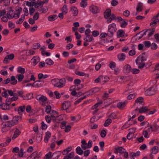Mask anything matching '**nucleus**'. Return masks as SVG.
<instances>
[{
    "mask_svg": "<svg viewBox=\"0 0 159 159\" xmlns=\"http://www.w3.org/2000/svg\"><path fill=\"white\" fill-rule=\"evenodd\" d=\"M52 83L55 87L62 88L66 85V79L63 78L59 79H54L51 80Z\"/></svg>",
    "mask_w": 159,
    "mask_h": 159,
    "instance_id": "1",
    "label": "nucleus"
},
{
    "mask_svg": "<svg viewBox=\"0 0 159 159\" xmlns=\"http://www.w3.org/2000/svg\"><path fill=\"white\" fill-rule=\"evenodd\" d=\"M116 30V25L115 23H113L109 25L108 27V34L109 36L112 37Z\"/></svg>",
    "mask_w": 159,
    "mask_h": 159,
    "instance_id": "2",
    "label": "nucleus"
},
{
    "mask_svg": "<svg viewBox=\"0 0 159 159\" xmlns=\"http://www.w3.org/2000/svg\"><path fill=\"white\" fill-rule=\"evenodd\" d=\"M81 143H82L81 147L83 150H85L87 148H90L92 146L93 142L91 140H89L87 143L85 140L83 139Z\"/></svg>",
    "mask_w": 159,
    "mask_h": 159,
    "instance_id": "3",
    "label": "nucleus"
},
{
    "mask_svg": "<svg viewBox=\"0 0 159 159\" xmlns=\"http://www.w3.org/2000/svg\"><path fill=\"white\" fill-rule=\"evenodd\" d=\"M41 155L42 154L41 152L35 151L33 152L29 157V158H30V159H39Z\"/></svg>",
    "mask_w": 159,
    "mask_h": 159,
    "instance_id": "4",
    "label": "nucleus"
},
{
    "mask_svg": "<svg viewBox=\"0 0 159 159\" xmlns=\"http://www.w3.org/2000/svg\"><path fill=\"white\" fill-rule=\"evenodd\" d=\"M109 79V78L107 77H105L103 78L102 76L101 75L94 80V82L98 83L100 81H102L103 84H104L108 81Z\"/></svg>",
    "mask_w": 159,
    "mask_h": 159,
    "instance_id": "5",
    "label": "nucleus"
},
{
    "mask_svg": "<svg viewBox=\"0 0 159 159\" xmlns=\"http://www.w3.org/2000/svg\"><path fill=\"white\" fill-rule=\"evenodd\" d=\"M50 115V116L52 118V120H53L55 122H58L57 120L58 117V113L57 111L54 110H52L51 111Z\"/></svg>",
    "mask_w": 159,
    "mask_h": 159,
    "instance_id": "6",
    "label": "nucleus"
},
{
    "mask_svg": "<svg viewBox=\"0 0 159 159\" xmlns=\"http://www.w3.org/2000/svg\"><path fill=\"white\" fill-rule=\"evenodd\" d=\"M71 104L69 101H65L62 104V107L60 109L62 111L65 109H67L70 107Z\"/></svg>",
    "mask_w": 159,
    "mask_h": 159,
    "instance_id": "7",
    "label": "nucleus"
},
{
    "mask_svg": "<svg viewBox=\"0 0 159 159\" xmlns=\"http://www.w3.org/2000/svg\"><path fill=\"white\" fill-rule=\"evenodd\" d=\"M158 17L159 15L157 14L156 16H154L152 19V22L150 24V25L151 26H155L159 22V19L157 18Z\"/></svg>",
    "mask_w": 159,
    "mask_h": 159,
    "instance_id": "8",
    "label": "nucleus"
},
{
    "mask_svg": "<svg viewBox=\"0 0 159 159\" xmlns=\"http://www.w3.org/2000/svg\"><path fill=\"white\" fill-rule=\"evenodd\" d=\"M147 56L144 53H142L135 60V61L143 62L147 60Z\"/></svg>",
    "mask_w": 159,
    "mask_h": 159,
    "instance_id": "9",
    "label": "nucleus"
},
{
    "mask_svg": "<svg viewBox=\"0 0 159 159\" xmlns=\"http://www.w3.org/2000/svg\"><path fill=\"white\" fill-rule=\"evenodd\" d=\"M15 56L14 54H11L9 55H7L3 60V62L7 64L8 63V59L10 60H12L14 57Z\"/></svg>",
    "mask_w": 159,
    "mask_h": 159,
    "instance_id": "10",
    "label": "nucleus"
},
{
    "mask_svg": "<svg viewBox=\"0 0 159 159\" xmlns=\"http://www.w3.org/2000/svg\"><path fill=\"white\" fill-rule=\"evenodd\" d=\"M89 9L91 12L94 14H96L99 12L98 7L93 5H91Z\"/></svg>",
    "mask_w": 159,
    "mask_h": 159,
    "instance_id": "11",
    "label": "nucleus"
},
{
    "mask_svg": "<svg viewBox=\"0 0 159 159\" xmlns=\"http://www.w3.org/2000/svg\"><path fill=\"white\" fill-rule=\"evenodd\" d=\"M17 153H18L17 154H15L14 155L13 157L12 158V159H16V157H23V149L22 148H21Z\"/></svg>",
    "mask_w": 159,
    "mask_h": 159,
    "instance_id": "12",
    "label": "nucleus"
},
{
    "mask_svg": "<svg viewBox=\"0 0 159 159\" xmlns=\"http://www.w3.org/2000/svg\"><path fill=\"white\" fill-rule=\"evenodd\" d=\"M131 66L129 64L125 65L123 68V71L125 73H128L131 72Z\"/></svg>",
    "mask_w": 159,
    "mask_h": 159,
    "instance_id": "13",
    "label": "nucleus"
},
{
    "mask_svg": "<svg viewBox=\"0 0 159 159\" xmlns=\"http://www.w3.org/2000/svg\"><path fill=\"white\" fill-rule=\"evenodd\" d=\"M125 149L122 147L116 148L114 151V153L117 154L118 152L120 153H123L125 152Z\"/></svg>",
    "mask_w": 159,
    "mask_h": 159,
    "instance_id": "14",
    "label": "nucleus"
},
{
    "mask_svg": "<svg viewBox=\"0 0 159 159\" xmlns=\"http://www.w3.org/2000/svg\"><path fill=\"white\" fill-rule=\"evenodd\" d=\"M51 134L49 131H48L45 133V136L44 138V140L45 143H47L49 139L51 137Z\"/></svg>",
    "mask_w": 159,
    "mask_h": 159,
    "instance_id": "15",
    "label": "nucleus"
},
{
    "mask_svg": "<svg viewBox=\"0 0 159 159\" xmlns=\"http://www.w3.org/2000/svg\"><path fill=\"white\" fill-rule=\"evenodd\" d=\"M127 103V102H120L118 103L117 107L120 109H123L125 107L126 104Z\"/></svg>",
    "mask_w": 159,
    "mask_h": 159,
    "instance_id": "16",
    "label": "nucleus"
},
{
    "mask_svg": "<svg viewBox=\"0 0 159 159\" xmlns=\"http://www.w3.org/2000/svg\"><path fill=\"white\" fill-rule=\"evenodd\" d=\"M21 132L18 129H16L14 132V134L12 138V140L15 139L20 134Z\"/></svg>",
    "mask_w": 159,
    "mask_h": 159,
    "instance_id": "17",
    "label": "nucleus"
},
{
    "mask_svg": "<svg viewBox=\"0 0 159 159\" xmlns=\"http://www.w3.org/2000/svg\"><path fill=\"white\" fill-rule=\"evenodd\" d=\"M139 104H142V105L143 104V98L142 97H139L136 100H135V103L134 104V105H137L138 103Z\"/></svg>",
    "mask_w": 159,
    "mask_h": 159,
    "instance_id": "18",
    "label": "nucleus"
},
{
    "mask_svg": "<svg viewBox=\"0 0 159 159\" xmlns=\"http://www.w3.org/2000/svg\"><path fill=\"white\" fill-rule=\"evenodd\" d=\"M70 11L72 12L73 15L76 16L78 14V11L77 8L75 7H72L70 8Z\"/></svg>",
    "mask_w": 159,
    "mask_h": 159,
    "instance_id": "19",
    "label": "nucleus"
},
{
    "mask_svg": "<svg viewBox=\"0 0 159 159\" xmlns=\"http://www.w3.org/2000/svg\"><path fill=\"white\" fill-rule=\"evenodd\" d=\"M21 117L20 116H16L14 117L12 120L15 125L17 124L19 121H20Z\"/></svg>",
    "mask_w": 159,
    "mask_h": 159,
    "instance_id": "20",
    "label": "nucleus"
},
{
    "mask_svg": "<svg viewBox=\"0 0 159 159\" xmlns=\"http://www.w3.org/2000/svg\"><path fill=\"white\" fill-rule=\"evenodd\" d=\"M104 16L105 18H108L111 15V10L110 9H107L104 12Z\"/></svg>",
    "mask_w": 159,
    "mask_h": 159,
    "instance_id": "21",
    "label": "nucleus"
},
{
    "mask_svg": "<svg viewBox=\"0 0 159 159\" xmlns=\"http://www.w3.org/2000/svg\"><path fill=\"white\" fill-rule=\"evenodd\" d=\"M153 89V88L148 89L146 91V93L147 95L149 96L154 95L155 93V92L154 91Z\"/></svg>",
    "mask_w": 159,
    "mask_h": 159,
    "instance_id": "22",
    "label": "nucleus"
},
{
    "mask_svg": "<svg viewBox=\"0 0 159 159\" xmlns=\"http://www.w3.org/2000/svg\"><path fill=\"white\" fill-rule=\"evenodd\" d=\"M10 83L12 85H15L17 83V81L14 76H11L10 78Z\"/></svg>",
    "mask_w": 159,
    "mask_h": 159,
    "instance_id": "23",
    "label": "nucleus"
},
{
    "mask_svg": "<svg viewBox=\"0 0 159 159\" xmlns=\"http://www.w3.org/2000/svg\"><path fill=\"white\" fill-rule=\"evenodd\" d=\"M25 108V106H21L20 107L17 109V111L20 115H22V112L24 111Z\"/></svg>",
    "mask_w": 159,
    "mask_h": 159,
    "instance_id": "24",
    "label": "nucleus"
},
{
    "mask_svg": "<svg viewBox=\"0 0 159 159\" xmlns=\"http://www.w3.org/2000/svg\"><path fill=\"white\" fill-rule=\"evenodd\" d=\"M15 125V123L12 120L11 121H8L5 122L4 126L7 127H10L11 126Z\"/></svg>",
    "mask_w": 159,
    "mask_h": 159,
    "instance_id": "25",
    "label": "nucleus"
},
{
    "mask_svg": "<svg viewBox=\"0 0 159 159\" xmlns=\"http://www.w3.org/2000/svg\"><path fill=\"white\" fill-rule=\"evenodd\" d=\"M143 4L140 2H139L137 5L136 11L137 12H141L143 9Z\"/></svg>",
    "mask_w": 159,
    "mask_h": 159,
    "instance_id": "26",
    "label": "nucleus"
},
{
    "mask_svg": "<svg viewBox=\"0 0 159 159\" xmlns=\"http://www.w3.org/2000/svg\"><path fill=\"white\" fill-rule=\"evenodd\" d=\"M125 34V32L123 30H119L117 33V37L120 38L124 36Z\"/></svg>",
    "mask_w": 159,
    "mask_h": 159,
    "instance_id": "27",
    "label": "nucleus"
},
{
    "mask_svg": "<svg viewBox=\"0 0 159 159\" xmlns=\"http://www.w3.org/2000/svg\"><path fill=\"white\" fill-rule=\"evenodd\" d=\"M117 57L120 61H122L125 59V55L124 53H122L119 54L117 56Z\"/></svg>",
    "mask_w": 159,
    "mask_h": 159,
    "instance_id": "28",
    "label": "nucleus"
},
{
    "mask_svg": "<svg viewBox=\"0 0 159 159\" xmlns=\"http://www.w3.org/2000/svg\"><path fill=\"white\" fill-rule=\"evenodd\" d=\"M100 91L99 88H95L90 90L89 91L86 92L85 93H91L93 94L95 93Z\"/></svg>",
    "mask_w": 159,
    "mask_h": 159,
    "instance_id": "29",
    "label": "nucleus"
},
{
    "mask_svg": "<svg viewBox=\"0 0 159 159\" xmlns=\"http://www.w3.org/2000/svg\"><path fill=\"white\" fill-rule=\"evenodd\" d=\"M25 52V54L27 56H30L34 54L35 52L32 50H26L24 51Z\"/></svg>",
    "mask_w": 159,
    "mask_h": 159,
    "instance_id": "30",
    "label": "nucleus"
},
{
    "mask_svg": "<svg viewBox=\"0 0 159 159\" xmlns=\"http://www.w3.org/2000/svg\"><path fill=\"white\" fill-rule=\"evenodd\" d=\"M24 75L22 74H19L16 75V78L17 79L19 82L22 81L24 79Z\"/></svg>",
    "mask_w": 159,
    "mask_h": 159,
    "instance_id": "31",
    "label": "nucleus"
},
{
    "mask_svg": "<svg viewBox=\"0 0 159 159\" xmlns=\"http://www.w3.org/2000/svg\"><path fill=\"white\" fill-rule=\"evenodd\" d=\"M136 64L138 65V68L140 69H143L145 66V63L144 62L139 61H135Z\"/></svg>",
    "mask_w": 159,
    "mask_h": 159,
    "instance_id": "32",
    "label": "nucleus"
},
{
    "mask_svg": "<svg viewBox=\"0 0 159 159\" xmlns=\"http://www.w3.org/2000/svg\"><path fill=\"white\" fill-rule=\"evenodd\" d=\"M42 84L40 83L39 81H35L33 84L32 87L38 88L42 86Z\"/></svg>",
    "mask_w": 159,
    "mask_h": 159,
    "instance_id": "33",
    "label": "nucleus"
},
{
    "mask_svg": "<svg viewBox=\"0 0 159 159\" xmlns=\"http://www.w3.org/2000/svg\"><path fill=\"white\" fill-rule=\"evenodd\" d=\"M57 18V16L55 15H51L48 17V20L50 21H53Z\"/></svg>",
    "mask_w": 159,
    "mask_h": 159,
    "instance_id": "34",
    "label": "nucleus"
},
{
    "mask_svg": "<svg viewBox=\"0 0 159 159\" xmlns=\"http://www.w3.org/2000/svg\"><path fill=\"white\" fill-rule=\"evenodd\" d=\"M130 154L131 155V159H134V157L138 156L139 155L140 152L139 151H138L136 153L132 152L130 153Z\"/></svg>",
    "mask_w": 159,
    "mask_h": 159,
    "instance_id": "35",
    "label": "nucleus"
},
{
    "mask_svg": "<svg viewBox=\"0 0 159 159\" xmlns=\"http://www.w3.org/2000/svg\"><path fill=\"white\" fill-rule=\"evenodd\" d=\"M17 71L18 73H20V74H23L25 72V70L24 68L21 66H19L17 68Z\"/></svg>",
    "mask_w": 159,
    "mask_h": 159,
    "instance_id": "36",
    "label": "nucleus"
},
{
    "mask_svg": "<svg viewBox=\"0 0 159 159\" xmlns=\"http://www.w3.org/2000/svg\"><path fill=\"white\" fill-rule=\"evenodd\" d=\"M74 156V153L73 152H71L68 155L64 157L63 159H71L73 158Z\"/></svg>",
    "mask_w": 159,
    "mask_h": 159,
    "instance_id": "37",
    "label": "nucleus"
},
{
    "mask_svg": "<svg viewBox=\"0 0 159 159\" xmlns=\"http://www.w3.org/2000/svg\"><path fill=\"white\" fill-rule=\"evenodd\" d=\"M48 75L47 74H45L43 75L42 73H39L38 74V78L39 80H40L42 79H46L48 78Z\"/></svg>",
    "mask_w": 159,
    "mask_h": 159,
    "instance_id": "38",
    "label": "nucleus"
},
{
    "mask_svg": "<svg viewBox=\"0 0 159 159\" xmlns=\"http://www.w3.org/2000/svg\"><path fill=\"white\" fill-rule=\"evenodd\" d=\"M32 60L34 63L36 64L38 63L40 61V58L38 56L34 57L32 59Z\"/></svg>",
    "mask_w": 159,
    "mask_h": 159,
    "instance_id": "39",
    "label": "nucleus"
},
{
    "mask_svg": "<svg viewBox=\"0 0 159 159\" xmlns=\"http://www.w3.org/2000/svg\"><path fill=\"white\" fill-rule=\"evenodd\" d=\"M0 108L3 110H8L9 109V106L4 103L0 105Z\"/></svg>",
    "mask_w": 159,
    "mask_h": 159,
    "instance_id": "40",
    "label": "nucleus"
},
{
    "mask_svg": "<svg viewBox=\"0 0 159 159\" xmlns=\"http://www.w3.org/2000/svg\"><path fill=\"white\" fill-rule=\"evenodd\" d=\"M76 153L80 155H82L83 153V151L81 149V148L79 146L78 147L76 150Z\"/></svg>",
    "mask_w": 159,
    "mask_h": 159,
    "instance_id": "41",
    "label": "nucleus"
},
{
    "mask_svg": "<svg viewBox=\"0 0 159 159\" xmlns=\"http://www.w3.org/2000/svg\"><path fill=\"white\" fill-rule=\"evenodd\" d=\"M124 19L122 21V22L120 23V26L122 28H125L127 25L128 22L127 20Z\"/></svg>",
    "mask_w": 159,
    "mask_h": 159,
    "instance_id": "42",
    "label": "nucleus"
},
{
    "mask_svg": "<svg viewBox=\"0 0 159 159\" xmlns=\"http://www.w3.org/2000/svg\"><path fill=\"white\" fill-rule=\"evenodd\" d=\"M152 153L153 154H156L158 151V147L155 146L153 147L152 149Z\"/></svg>",
    "mask_w": 159,
    "mask_h": 159,
    "instance_id": "43",
    "label": "nucleus"
},
{
    "mask_svg": "<svg viewBox=\"0 0 159 159\" xmlns=\"http://www.w3.org/2000/svg\"><path fill=\"white\" fill-rule=\"evenodd\" d=\"M13 10H11L9 11L8 12L7 14V16L8 18L9 19H12L15 17V15H13V16H12L11 14V12H13Z\"/></svg>",
    "mask_w": 159,
    "mask_h": 159,
    "instance_id": "44",
    "label": "nucleus"
},
{
    "mask_svg": "<svg viewBox=\"0 0 159 159\" xmlns=\"http://www.w3.org/2000/svg\"><path fill=\"white\" fill-rule=\"evenodd\" d=\"M21 10L22 9L21 8H18V9L16 10V11H18V12L17 13H15L14 14V15L15 16V17H16V19H17L19 17Z\"/></svg>",
    "mask_w": 159,
    "mask_h": 159,
    "instance_id": "45",
    "label": "nucleus"
},
{
    "mask_svg": "<svg viewBox=\"0 0 159 159\" xmlns=\"http://www.w3.org/2000/svg\"><path fill=\"white\" fill-rule=\"evenodd\" d=\"M148 110L147 107H142L139 109V112L140 113L145 112Z\"/></svg>",
    "mask_w": 159,
    "mask_h": 159,
    "instance_id": "46",
    "label": "nucleus"
},
{
    "mask_svg": "<svg viewBox=\"0 0 159 159\" xmlns=\"http://www.w3.org/2000/svg\"><path fill=\"white\" fill-rule=\"evenodd\" d=\"M93 39V38L92 36L89 35L84 39V40H86V42H91Z\"/></svg>",
    "mask_w": 159,
    "mask_h": 159,
    "instance_id": "47",
    "label": "nucleus"
},
{
    "mask_svg": "<svg viewBox=\"0 0 159 159\" xmlns=\"http://www.w3.org/2000/svg\"><path fill=\"white\" fill-rule=\"evenodd\" d=\"M46 64L49 66L52 65L54 63L53 61L49 58L47 59L46 60Z\"/></svg>",
    "mask_w": 159,
    "mask_h": 159,
    "instance_id": "48",
    "label": "nucleus"
},
{
    "mask_svg": "<svg viewBox=\"0 0 159 159\" xmlns=\"http://www.w3.org/2000/svg\"><path fill=\"white\" fill-rule=\"evenodd\" d=\"M62 13L66 14L67 12V8L66 5H64L61 9Z\"/></svg>",
    "mask_w": 159,
    "mask_h": 159,
    "instance_id": "49",
    "label": "nucleus"
},
{
    "mask_svg": "<svg viewBox=\"0 0 159 159\" xmlns=\"http://www.w3.org/2000/svg\"><path fill=\"white\" fill-rule=\"evenodd\" d=\"M131 72L133 74H137L139 73L140 70L138 69L133 68L131 69Z\"/></svg>",
    "mask_w": 159,
    "mask_h": 159,
    "instance_id": "50",
    "label": "nucleus"
},
{
    "mask_svg": "<svg viewBox=\"0 0 159 159\" xmlns=\"http://www.w3.org/2000/svg\"><path fill=\"white\" fill-rule=\"evenodd\" d=\"M102 103V101H100L97 103H96L95 105L92 106V110H94V109H96L97 107H98L99 105H101Z\"/></svg>",
    "mask_w": 159,
    "mask_h": 159,
    "instance_id": "51",
    "label": "nucleus"
},
{
    "mask_svg": "<svg viewBox=\"0 0 159 159\" xmlns=\"http://www.w3.org/2000/svg\"><path fill=\"white\" fill-rule=\"evenodd\" d=\"M134 133V130L132 131H130L127 135V139L129 140L131 139L132 138V136Z\"/></svg>",
    "mask_w": 159,
    "mask_h": 159,
    "instance_id": "52",
    "label": "nucleus"
},
{
    "mask_svg": "<svg viewBox=\"0 0 159 159\" xmlns=\"http://www.w3.org/2000/svg\"><path fill=\"white\" fill-rule=\"evenodd\" d=\"M111 122V119H108L106 120L105 123L104 124V125L105 126H107L110 125Z\"/></svg>",
    "mask_w": 159,
    "mask_h": 159,
    "instance_id": "53",
    "label": "nucleus"
},
{
    "mask_svg": "<svg viewBox=\"0 0 159 159\" xmlns=\"http://www.w3.org/2000/svg\"><path fill=\"white\" fill-rule=\"evenodd\" d=\"M51 107L50 106H47L45 108V112L47 114H49L51 111Z\"/></svg>",
    "mask_w": 159,
    "mask_h": 159,
    "instance_id": "54",
    "label": "nucleus"
},
{
    "mask_svg": "<svg viewBox=\"0 0 159 159\" xmlns=\"http://www.w3.org/2000/svg\"><path fill=\"white\" fill-rule=\"evenodd\" d=\"M148 35L149 37H150L151 36L154 34L155 31V30L154 29H153L151 30H148Z\"/></svg>",
    "mask_w": 159,
    "mask_h": 159,
    "instance_id": "55",
    "label": "nucleus"
},
{
    "mask_svg": "<svg viewBox=\"0 0 159 159\" xmlns=\"http://www.w3.org/2000/svg\"><path fill=\"white\" fill-rule=\"evenodd\" d=\"M38 99L39 100H40L43 102H44L47 101V98L45 96L43 95V96H41L40 97H39V98Z\"/></svg>",
    "mask_w": 159,
    "mask_h": 159,
    "instance_id": "56",
    "label": "nucleus"
},
{
    "mask_svg": "<svg viewBox=\"0 0 159 159\" xmlns=\"http://www.w3.org/2000/svg\"><path fill=\"white\" fill-rule=\"evenodd\" d=\"M86 97V96H84V97H81L80 99H78L77 100H76L74 103L75 105H76L78 104V103H80L81 102V101L84 99V98H85Z\"/></svg>",
    "mask_w": 159,
    "mask_h": 159,
    "instance_id": "57",
    "label": "nucleus"
},
{
    "mask_svg": "<svg viewBox=\"0 0 159 159\" xmlns=\"http://www.w3.org/2000/svg\"><path fill=\"white\" fill-rule=\"evenodd\" d=\"M99 34V32L97 30H94L92 32V35L94 37H97Z\"/></svg>",
    "mask_w": 159,
    "mask_h": 159,
    "instance_id": "58",
    "label": "nucleus"
},
{
    "mask_svg": "<svg viewBox=\"0 0 159 159\" xmlns=\"http://www.w3.org/2000/svg\"><path fill=\"white\" fill-rule=\"evenodd\" d=\"M107 132L105 130H102L100 133V135L102 138H104L106 135Z\"/></svg>",
    "mask_w": 159,
    "mask_h": 159,
    "instance_id": "59",
    "label": "nucleus"
},
{
    "mask_svg": "<svg viewBox=\"0 0 159 159\" xmlns=\"http://www.w3.org/2000/svg\"><path fill=\"white\" fill-rule=\"evenodd\" d=\"M45 120L48 123L51 122V120H52V118L49 116L47 115L45 116Z\"/></svg>",
    "mask_w": 159,
    "mask_h": 159,
    "instance_id": "60",
    "label": "nucleus"
},
{
    "mask_svg": "<svg viewBox=\"0 0 159 159\" xmlns=\"http://www.w3.org/2000/svg\"><path fill=\"white\" fill-rule=\"evenodd\" d=\"M145 46L146 48H149L151 46V43L149 41H145L143 43Z\"/></svg>",
    "mask_w": 159,
    "mask_h": 159,
    "instance_id": "61",
    "label": "nucleus"
},
{
    "mask_svg": "<svg viewBox=\"0 0 159 159\" xmlns=\"http://www.w3.org/2000/svg\"><path fill=\"white\" fill-rule=\"evenodd\" d=\"M151 48L152 49H156L157 48V45L155 43H153L151 45Z\"/></svg>",
    "mask_w": 159,
    "mask_h": 159,
    "instance_id": "62",
    "label": "nucleus"
},
{
    "mask_svg": "<svg viewBox=\"0 0 159 159\" xmlns=\"http://www.w3.org/2000/svg\"><path fill=\"white\" fill-rule=\"evenodd\" d=\"M80 5L81 7H85L87 6V3L86 1H81L80 3Z\"/></svg>",
    "mask_w": 159,
    "mask_h": 159,
    "instance_id": "63",
    "label": "nucleus"
},
{
    "mask_svg": "<svg viewBox=\"0 0 159 159\" xmlns=\"http://www.w3.org/2000/svg\"><path fill=\"white\" fill-rule=\"evenodd\" d=\"M130 14V12L128 10H126L124 11L123 12V15L124 16L128 17Z\"/></svg>",
    "mask_w": 159,
    "mask_h": 159,
    "instance_id": "64",
    "label": "nucleus"
}]
</instances>
